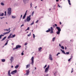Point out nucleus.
I'll return each instance as SVG.
<instances>
[{
    "label": "nucleus",
    "mask_w": 76,
    "mask_h": 76,
    "mask_svg": "<svg viewBox=\"0 0 76 76\" xmlns=\"http://www.w3.org/2000/svg\"><path fill=\"white\" fill-rule=\"evenodd\" d=\"M26 20L28 22H29L31 20V18H29V17H27L26 18Z\"/></svg>",
    "instance_id": "nucleus-8"
},
{
    "label": "nucleus",
    "mask_w": 76,
    "mask_h": 76,
    "mask_svg": "<svg viewBox=\"0 0 76 76\" xmlns=\"http://www.w3.org/2000/svg\"><path fill=\"white\" fill-rule=\"evenodd\" d=\"M16 18V17H14L13 16H12V19H15V18Z\"/></svg>",
    "instance_id": "nucleus-38"
},
{
    "label": "nucleus",
    "mask_w": 76,
    "mask_h": 76,
    "mask_svg": "<svg viewBox=\"0 0 76 76\" xmlns=\"http://www.w3.org/2000/svg\"><path fill=\"white\" fill-rule=\"evenodd\" d=\"M45 76H48V74H47Z\"/></svg>",
    "instance_id": "nucleus-64"
},
{
    "label": "nucleus",
    "mask_w": 76,
    "mask_h": 76,
    "mask_svg": "<svg viewBox=\"0 0 76 76\" xmlns=\"http://www.w3.org/2000/svg\"><path fill=\"white\" fill-rule=\"evenodd\" d=\"M68 1L69 4V5H71V3H70V0H68Z\"/></svg>",
    "instance_id": "nucleus-20"
},
{
    "label": "nucleus",
    "mask_w": 76,
    "mask_h": 76,
    "mask_svg": "<svg viewBox=\"0 0 76 76\" xmlns=\"http://www.w3.org/2000/svg\"><path fill=\"white\" fill-rule=\"evenodd\" d=\"M30 66H31L30 64H28L27 65H26V69H28V68H29V67H30Z\"/></svg>",
    "instance_id": "nucleus-10"
},
{
    "label": "nucleus",
    "mask_w": 76,
    "mask_h": 76,
    "mask_svg": "<svg viewBox=\"0 0 76 76\" xmlns=\"http://www.w3.org/2000/svg\"><path fill=\"white\" fill-rule=\"evenodd\" d=\"M29 27H28L26 29V30H27L28 31H29Z\"/></svg>",
    "instance_id": "nucleus-44"
},
{
    "label": "nucleus",
    "mask_w": 76,
    "mask_h": 76,
    "mask_svg": "<svg viewBox=\"0 0 76 76\" xmlns=\"http://www.w3.org/2000/svg\"><path fill=\"white\" fill-rule=\"evenodd\" d=\"M10 28H9L8 29H6L7 31H10Z\"/></svg>",
    "instance_id": "nucleus-32"
},
{
    "label": "nucleus",
    "mask_w": 76,
    "mask_h": 76,
    "mask_svg": "<svg viewBox=\"0 0 76 76\" xmlns=\"http://www.w3.org/2000/svg\"><path fill=\"white\" fill-rule=\"evenodd\" d=\"M41 50H42V48L40 47L39 48H38L39 51H41Z\"/></svg>",
    "instance_id": "nucleus-16"
},
{
    "label": "nucleus",
    "mask_w": 76,
    "mask_h": 76,
    "mask_svg": "<svg viewBox=\"0 0 76 76\" xmlns=\"http://www.w3.org/2000/svg\"><path fill=\"white\" fill-rule=\"evenodd\" d=\"M58 7H60L61 6H60V5H58Z\"/></svg>",
    "instance_id": "nucleus-58"
},
{
    "label": "nucleus",
    "mask_w": 76,
    "mask_h": 76,
    "mask_svg": "<svg viewBox=\"0 0 76 76\" xmlns=\"http://www.w3.org/2000/svg\"><path fill=\"white\" fill-rule=\"evenodd\" d=\"M31 15H30L29 16H28L27 17H28V18H31Z\"/></svg>",
    "instance_id": "nucleus-51"
},
{
    "label": "nucleus",
    "mask_w": 76,
    "mask_h": 76,
    "mask_svg": "<svg viewBox=\"0 0 76 76\" xmlns=\"http://www.w3.org/2000/svg\"><path fill=\"white\" fill-rule=\"evenodd\" d=\"M1 5H2V6H4V3L3 2L1 3Z\"/></svg>",
    "instance_id": "nucleus-31"
},
{
    "label": "nucleus",
    "mask_w": 76,
    "mask_h": 76,
    "mask_svg": "<svg viewBox=\"0 0 76 76\" xmlns=\"http://www.w3.org/2000/svg\"><path fill=\"white\" fill-rule=\"evenodd\" d=\"M49 59L50 60V61H53V58H52V55L51 54H50L49 55Z\"/></svg>",
    "instance_id": "nucleus-4"
},
{
    "label": "nucleus",
    "mask_w": 76,
    "mask_h": 76,
    "mask_svg": "<svg viewBox=\"0 0 76 76\" xmlns=\"http://www.w3.org/2000/svg\"><path fill=\"white\" fill-rule=\"evenodd\" d=\"M3 18H4V17H1L0 18V19H3Z\"/></svg>",
    "instance_id": "nucleus-53"
},
{
    "label": "nucleus",
    "mask_w": 76,
    "mask_h": 76,
    "mask_svg": "<svg viewBox=\"0 0 76 76\" xmlns=\"http://www.w3.org/2000/svg\"><path fill=\"white\" fill-rule=\"evenodd\" d=\"M11 31V30H10L8 32H5V34H9V33H10V32Z\"/></svg>",
    "instance_id": "nucleus-19"
},
{
    "label": "nucleus",
    "mask_w": 76,
    "mask_h": 76,
    "mask_svg": "<svg viewBox=\"0 0 76 76\" xmlns=\"http://www.w3.org/2000/svg\"><path fill=\"white\" fill-rule=\"evenodd\" d=\"M51 31V29L50 28H48V30L46 31V32H50Z\"/></svg>",
    "instance_id": "nucleus-11"
},
{
    "label": "nucleus",
    "mask_w": 76,
    "mask_h": 76,
    "mask_svg": "<svg viewBox=\"0 0 76 76\" xmlns=\"http://www.w3.org/2000/svg\"><path fill=\"white\" fill-rule=\"evenodd\" d=\"M27 12V11L26 12L24 15L25 16H26V13Z\"/></svg>",
    "instance_id": "nucleus-41"
},
{
    "label": "nucleus",
    "mask_w": 76,
    "mask_h": 76,
    "mask_svg": "<svg viewBox=\"0 0 76 76\" xmlns=\"http://www.w3.org/2000/svg\"><path fill=\"white\" fill-rule=\"evenodd\" d=\"M27 44H28L27 43H25L24 44V45H27Z\"/></svg>",
    "instance_id": "nucleus-49"
},
{
    "label": "nucleus",
    "mask_w": 76,
    "mask_h": 76,
    "mask_svg": "<svg viewBox=\"0 0 76 76\" xmlns=\"http://www.w3.org/2000/svg\"><path fill=\"white\" fill-rule=\"evenodd\" d=\"M71 59H72V58H70L68 60V61H70Z\"/></svg>",
    "instance_id": "nucleus-40"
},
{
    "label": "nucleus",
    "mask_w": 76,
    "mask_h": 76,
    "mask_svg": "<svg viewBox=\"0 0 76 76\" xmlns=\"http://www.w3.org/2000/svg\"><path fill=\"white\" fill-rule=\"evenodd\" d=\"M50 33V34H53V33H54V32L53 31V30H51Z\"/></svg>",
    "instance_id": "nucleus-26"
},
{
    "label": "nucleus",
    "mask_w": 76,
    "mask_h": 76,
    "mask_svg": "<svg viewBox=\"0 0 76 76\" xmlns=\"http://www.w3.org/2000/svg\"><path fill=\"white\" fill-rule=\"evenodd\" d=\"M22 15H21L20 19H21V18H22Z\"/></svg>",
    "instance_id": "nucleus-60"
},
{
    "label": "nucleus",
    "mask_w": 76,
    "mask_h": 76,
    "mask_svg": "<svg viewBox=\"0 0 76 76\" xmlns=\"http://www.w3.org/2000/svg\"><path fill=\"white\" fill-rule=\"evenodd\" d=\"M60 25H61V22H59Z\"/></svg>",
    "instance_id": "nucleus-61"
},
{
    "label": "nucleus",
    "mask_w": 76,
    "mask_h": 76,
    "mask_svg": "<svg viewBox=\"0 0 76 76\" xmlns=\"http://www.w3.org/2000/svg\"><path fill=\"white\" fill-rule=\"evenodd\" d=\"M56 34L58 35H59L60 34V31H58L56 32Z\"/></svg>",
    "instance_id": "nucleus-13"
},
{
    "label": "nucleus",
    "mask_w": 76,
    "mask_h": 76,
    "mask_svg": "<svg viewBox=\"0 0 76 76\" xmlns=\"http://www.w3.org/2000/svg\"><path fill=\"white\" fill-rule=\"evenodd\" d=\"M8 42H9V40H7V41L6 43L4 45V46H5V45H7V44H8Z\"/></svg>",
    "instance_id": "nucleus-15"
},
{
    "label": "nucleus",
    "mask_w": 76,
    "mask_h": 76,
    "mask_svg": "<svg viewBox=\"0 0 76 76\" xmlns=\"http://www.w3.org/2000/svg\"><path fill=\"white\" fill-rule=\"evenodd\" d=\"M62 52L63 53H64V54H66V53H65V52H64V50H63L62 51Z\"/></svg>",
    "instance_id": "nucleus-34"
},
{
    "label": "nucleus",
    "mask_w": 76,
    "mask_h": 76,
    "mask_svg": "<svg viewBox=\"0 0 76 76\" xmlns=\"http://www.w3.org/2000/svg\"><path fill=\"white\" fill-rule=\"evenodd\" d=\"M34 11H33L32 12L31 14V16H33L34 15Z\"/></svg>",
    "instance_id": "nucleus-33"
},
{
    "label": "nucleus",
    "mask_w": 76,
    "mask_h": 76,
    "mask_svg": "<svg viewBox=\"0 0 76 76\" xmlns=\"http://www.w3.org/2000/svg\"><path fill=\"white\" fill-rule=\"evenodd\" d=\"M28 0H23V2L24 4L26 3V1Z\"/></svg>",
    "instance_id": "nucleus-14"
},
{
    "label": "nucleus",
    "mask_w": 76,
    "mask_h": 76,
    "mask_svg": "<svg viewBox=\"0 0 76 76\" xmlns=\"http://www.w3.org/2000/svg\"><path fill=\"white\" fill-rule=\"evenodd\" d=\"M39 22V20H37V21L36 22V23H38V22Z\"/></svg>",
    "instance_id": "nucleus-50"
},
{
    "label": "nucleus",
    "mask_w": 76,
    "mask_h": 76,
    "mask_svg": "<svg viewBox=\"0 0 76 76\" xmlns=\"http://www.w3.org/2000/svg\"><path fill=\"white\" fill-rule=\"evenodd\" d=\"M15 36H16V35L15 34L12 35V36L11 37V38H15Z\"/></svg>",
    "instance_id": "nucleus-12"
},
{
    "label": "nucleus",
    "mask_w": 76,
    "mask_h": 76,
    "mask_svg": "<svg viewBox=\"0 0 76 76\" xmlns=\"http://www.w3.org/2000/svg\"><path fill=\"white\" fill-rule=\"evenodd\" d=\"M19 67V65H17L15 66V69H18Z\"/></svg>",
    "instance_id": "nucleus-18"
},
{
    "label": "nucleus",
    "mask_w": 76,
    "mask_h": 76,
    "mask_svg": "<svg viewBox=\"0 0 76 76\" xmlns=\"http://www.w3.org/2000/svg\"><path fill=\"white\" fill-rule=\"evenodd\" d=\"M21 48V46L20 45H18L16 46V49H18V48Z\"/></svg>",
    "instance_id": "nucleus-6"
},
{
    "label": "nucleus",
    "mask_w": 76,
    "mask_h": 76,
    "mask_svg": "<svg viewBox=\"0 0 76 76\" xmlns=\"http://www.w3.org/2000/svg\"><path fill=\"white\" fill-rule=\"evenodd\" d=\"M54 29L53 28V27H50V30H53Z\"/></svg>",
    "instance_id": "nucleus-35"
},
{
    "label": "nucleus",
    "mask_w": 76,
    "mask_h": 76,
    "mask_svg": "<svg viewBox=\"0 0 76 76\" xmlns=\"http://www.w3.org/2000/svg\"><path fill=\"white\" fill-rule=\"evenodd\" d=\"M34 21H33L32 23H31L30 24L31 25H34Z\"/></svg>",
    "instance_id": "nucleus-36"
},
{
    "label": "nucleus",
    "mask_w": 76,
    "mask_h": 76,
    "mask_svg": "<svg viewBox=\"0 0 76 76\" xmlns=\"http://www.w3.org/2000/svg\"><path fill=\"white\" fill-rule=\"evenodd\" d=\"M56 2H58V0H56Z\"/></svg>",
    "instance_id": "nucleus-62"
},
{
    "label": "nucleus",
    "mask_w": 76,
    "mask_h": 76,
    "mask_svg": "<svg viewBox=\"0 0 76 76\" xmlns=\"http://www.w3.org/2000/svg\"><path fill=\"white\" fill-rule=\"evenodd\" d=\"M47 67V65H45V66L43 67L44 69H45Z\"/></svg>",
    "instance_id": "nucleus-46"
},
{
    "label": "nucleus",
    "mask_w": 76,
    "mask_h": 76,
    "mask_svg": "<svg viewBox=\"0 0 76 76\" xmlns=\"http://www.w3.org/2000/svg\"><path fill=\"white\" fill-rule=\"evenodd\" d=\"M73 68H72V70L71 71V73L73 72Z\"/></svg>",
    "instance_id": "nucleus-45"
},
{
    "label": "nucleus",
    "mask_w": 76,
    "mask_h": 76,
    "mask_svg": "<svg viewBox=\"0 0 76 76\" xmlns=\"http://www.w3.org/2000/svg\"><path fill=\"white\" fill-rule=\"evenodd\" d=\"M34 57L32 56L31 59V64L32 65H34Z\"/></svg>",
    "instance_id": "nucleus-3"
},
{
    "label": "nucleus",
    "mask_w": 76,
    "mask_h": 76,
    "mask_svg": "<svg viewBox=\"0 0 76 76\" xmlns=\"http://www.w3.org/2000/svg\"><path fill=\"white\" fill-rule=\"evenodd\" d=\"M13 60H14V58H13V57L11 56V58L10 59V60L11 62H12V61H13Z\"/></svg>",
    "instance_id": "nucleus-9"
},
{
    "label": "nucleus",
    "mask_w": 76,
    "mask_h": 76,
    "mask_svg": "<svg viewBox=\"0 0 76 76\" xmlns=\"http://www.w3.org/2000/svg\"><path fill=\"white\" fill-rule=\"evenodd\" d=\"M69 52H67L66 53V54H69Z\"/></svg>",
    "instance_id": "nucleus-43"
},
{
    "label": "nucleus",
    "mask_w": 76,
    "mask_h": 76,
    "mask_svg": "<svg viewBox=\"0 0 76 76\" xmlns=\"http://www.w3.org/2000/svg\"><path fill=\"white\" fill-rule=\"evenodd\" d=\"M1 60L2 62H5V59H2Z\"/></svg>",
    "instance_id": "nucleus-24"
},
{
    "label": "nucleus",
    "mask_w": 76,
    "mask_h": 76,
    "mask_svg": "<svg viewBox=\"0 0 76 76\" xmlns=\"http://www.w3.org/2000/svg\"><path fill=\"white\" fill-rule=\"evenodd\" d=\"M23 54H24L22 52V53H21V55L22 56L23 55Z\"/></svg>",
    "instance_id": "nucleus-52"
},
{
    "label": "nucleus",
    "mask_w": 76,
    "mask_h": 76,
    "mask_svg": "<svg viewBox=\"0 0 76 76\" xmlns=\"http://www.w3.org/2000/svg\"><path fill=\"white\" fill-rule=\"evenodd\" d=\"M53 73H54V75L55 76H56V74H57V72L56 71V72H54Z\"/></svg>",
    "instance_id": "nucleus-22"
},
{
    "label": "nucleus",
    "mask_w": 76,
    "mask_h": 76,
    "mask_svg": "<svg viewBox=\"0 0 76 76\" xmlns=\"http://www.w3.org/2000/svg\"><path fill=\"white\" fill-rule=\"evenodd\" d=\"M25 17H26V16H25V15H24L23 17V19H25Z\"/></svg>",
    "instance_id": "nucleus-37"
},
{
    "label": "nucleus",
    "mask_w": 76,
    "mask_h": 76,
    "mask_svg": "<svg viewBox=\"0 0 76 76\" xmlns=\"http://www.w3.org/2000/svg\"><path fill=\"white\" fill-rule=\"evenodd\" d=\"M11 75H14V74H15V73H14V72H13V71L11 72Z\"/></svg>",
    "instance_id": "nucleus-27"
},
{
    "label": "nucleus",
    "mask_w": 76,
    "mask_h": 76,
    "mask_svg": "<svg viewBox=\"0 0 76 76\" xmlns=\"http://www.w3.org/2000/svg\"><path fill=\"white\" fill-rule=\"evenodd\" d=\"M56 39V37H54L53 38L52 40H53V41H55V39Z\"/></svg>",
    "instance_id": "nucleus-25"
},
{
    "label": "nucleus",
    "mask_w": 76,
    "mask_h": 76,
    "mask_svg": "<svg viewBox=\"0 0 76 76\" xmlns=\"http://www.w3.org/2000/svg\"><path fill=\"white\" fill-rule=\"evenodd\" d=\"M3 36H4V35H6V33H3Z\"/></svg>",
    "instance_id": "nucleus-47"
},
{
    "label": "nucleus",
    "mask_w": 76,
    "mask_h": 76,
    "mask_svg": "<svg viewBox=\"0 0 76 76\" xmlns=\"http://www.w3.org/2000/svg\"><path fill=\"white\" fill-rule=\"evenodd\" d=\"M10 38H11V37L9 36L8 37V39H10Z\"/></svg>",
    "instance_id": "nucleus-42"
},
{
    "label": "nucleus",
    "mask_w": 76,
    "mask_h": 76,
    "mask_svg": "<svg viewBox=\"0 0 76 76\" xmlns=\"http://www.w3.org/2000/svg\"><path fill=\"white\" fill-rule=\"evenodd\" d=\"M55 26H57V25L56 24H55Z\"/></svg>",
    "instance_id": "nucleus-55"
},
{
    "label": "nucleus",
    "mask_w": 76,
    "mask_h": 76,
    "mask_svg": "<svg viewBox=\"0 0 76 76\" xmlns=\"http://www.w3.org/2000/svg\"><path fill=\"white\" fill-rule=\"evenodd\" d=\"M6 38V36L5 37L1 40V41H4V39H5Z\"/></svg>",
    "instance_id": "nucleus-17"
},
{
    "label": "nucleus",
    "mask_w": 76,
    "mask_h": 76,
    "mask_svg": "<svg viewBox=\"0 0 76 76\" xmlns=\"http://www.w3.org/2000/svg\"><path fill=\"white\" fill-rule=\"evenodd\" d=\"M4 16V13H2V14H1L0 15V16Z\"/></svg>",
    "instance_id": "nucleus-23"
},
{
    "label": "nucleus",
    "mask_w": 76,
    "mask_h": 76,
    "mask_svg": "<svg viewBox=\"0 0 76 76\" xmlns=\"http://www.w3.org/2000/svg\"><path fill=\"white\" fill-rule=\"evenodd\" d=\"M31 35V33H30V34L27 35L28 37H30Z\"/></svg>",
    "instance_id": "nucleus-29"
},
{
    "label": "nucleus",
    "mask_w": 76,
    "mask_h": 76,
    "mask_svg": "<svg viewBox=\"0 0 76 76\" xmlns=\"http://www.w3.org/2000/svg\"><path fill=\"white\" fill-rule=\"evenodd\" d=\"M49 68H50V65H48V66L45 69V73H48Z\"/></svg>",
    "instance_id": "nucleus-2"
},
{
    "label": "nucleus",
    "mask_w": 76,
    "mask_h": 76,
    "mask_svg": "<svg viewBox=\"0 0 76 76\" xmlns=\"http://www.w3.org/2000/svg\"><path fill=\"white\" fill-rule=\"evenodd\" d=\"M24 26V25L22 24V25H21L20 26L21 28L22 27V26Z\"/></svg>",
    "instance_id": "nucleus-54"
},
{
    "label": "nucleus",
    "mask_w": 76,
    "mask_h": 76,
    "mask_svg": "<svg viewBox=\"0 0 76 76\" xmlns=\"http://www.w3.org/2000/svg\"><path fill=\"white\" fill-rule=\"evenodd\" d=\"M32 3H31L30 4V6H31L30 8H31L32 7Z\"/></svg>",
    "instance_id": "nucleus-48"
},
{
    "label": "nucleus",
    "mask_w": 76,
    "mask_h": 76,
    "mask_svg": "<svg viewBox=\"0 0 76 76\" xmlns=\"http://www.w3.org/2000/svg\"><path fill=\"white\" fill-rule=\"evenodd\" d=\"M33 38H34V39H35V34H33Z\"/></svg>",
    "instance_id": "nucleus-39"
},
{
    "label": "nucleus",
    "mask_w": 76,
    "mask_h": 76,
    "mask_svg": "<svg viewBox=\"0 0 76 76\" xmlns=\"http://www.w3.org/2000/svg\"><path fill=\"white\" fill-rule=\"evenodd\" d=\"M26 74L25 75H26V76H28V75H29V70H28L26 71Z\"/></svg>",
    "instance_id": "nucleus-5"
},
{
    "label": "nucleus",
    "mask_w": 76,
    "mask_h": 76,
    "mask_svg": "<svg viewBox=\"0 0 76 76\" xmlns=\"http://www.w3.org/2000/svg\"><path fill=\"white\" fill-rule=\"evenodd\" d=\"M61 48H62V50H64V47L63 46H61Z\"/></svg>",
    "instance_id": "nucleus-30"
},
{
    "label": "nucleus",
    "mask_w": 76,
    "mask_h": 76,
    "mask_svg": "<svg viewBox=\"0 0 76 76\" xmlns=\"http://www.w3.org/2000/svg\"><path fill=\"white\" fill-rule=\"evenodd\" d=\"M16 49H16V47H15V48H13V50H16Z\"/></svg>",
    "instance_id": "nucleus-57"
},
{
    "label": "nucleus",
    "mask_w": 76,
    "mask_h": 76,
    "mask_svg": "<svg viewBox=\"0 0 76 76\" xmlns=\"http://www.w3.org/2000/svg\"><path fill=\"white\" fill-rule=\"evenodd\" d=\"M56 28L57 29L58 31H61V29L60 28V27L57 26L56 27Z\"/></svg>",
    "instance_id": "nucleus-7"
},
{
    "label": "nucleus",
    "mask_w": 76,
    "mask_h": 76,
    "mask_svg": "<svg viewBox=\"0 0 76 76\" xmlns=\"http://www.w3.org/2000/svg\"><path fill=\"white\" fill-rule=\"evenodd\" d=\"M8 16H10L12 13V9L11 8H8Z\"/></svg>",
    "instance_id": "nucleus-1"
},
{
    "label": "nucleus",
    "mask_w": 76,
    "mask_h": 76,
    "mask_svg": "<svg viewBox=\"0 0 76 76\" xmlns=\"http://www.w3.org/2000/svg\"><path fill=\"white\" fill-rule=\"evenodd\" d=\"M37 6H36L35 7V9H37Z\"/></svg>",
    "instance_id": "nucleus-63"
},
{
    "label": "nucleus",
    "mask_w": 76,
    "mask_h": 76,
    "mask_svg": "<svg viewBox=\"0 0 76 76\" xmlns=\"http://www.w3.org/2000/svg\"><path fill=\"white\" fill-rule=\"evenodd\" d=\"M3 35H3V34H1L0 35V39H1V37H3Z\"/></svg>",
    "instance_id": "nucleus-28"
},
{
    "label": "nucleus",
    "mask_w": 76,
    "mask_h": 76,
    "mask_svg": "<svg viewBox=\"0 0 76 76\" xmlns=\"http://www.w3.org/2000/svg\"><path fill=\"white\" fill-rule=\"evenodd\" d=\"M59 47H61V45L60 44H59Z\"/></svg>",
    "instance_id": "nucleus-59"
},
{
    "label": "nucleus",
    "mask_w": 76,
    "mask_h": 76,
    "mask_svg": "<svg viewBox=\"0 0 76 76\" xmlns=\"http://www.w3.org/2000/svg\"><path fill=\"white\" fill-rule=\"evenodd\" d=\"M12 35V33H11L10 34V35L9 36L11 37V36Z\"/></svg>",
    "instance_id": "nucleus-56"
},
{
    "label": "nucleus",
    "mask_w": 76,
    "mask_h": 76,
    "mask_svg": "<svg viewBox=\"0 0 76 76\" xmlns=\"http://www.w3.org/2000/svg\"><path fill=\"white\" fill-rule=\"evenodd\" d=\"M13 72H14V73H17V70L15 69L14 71H13Z\"/></svg>",
    "instance_id": "nucleus-21"
}]
</instances>
